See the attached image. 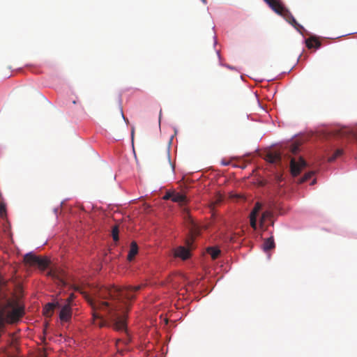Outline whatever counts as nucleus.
Masks as SVG:
<instances>
[{
  "label": "nucleus",
  "mask_w": 357,
  "mask_h": 357,
  "mask_svg": "<svg viewBox=\"0 0 357 357\" xmlns=\"http://www.w3.org/2000/svg\"><path fill=\"white\" fill-rule=\"evenodd\" d=\"M142 285L128 286L123 288L116 287H97L88 293L79 286H75L76 291L83 294L93 310L94 319H99L96 324L100 327L109 322L117 331H126V318L129 310L128 301L135 297V292Z\"/></svg>",
  "instance_id": "obj_1"
},
{
  "label": "nucleus",
  "mask_w": 357,
  "mask_h": 357,
  "mask_svg": "<svg viewBox=\"0 0 357 357\" xmlns=\"http://www.w3.org/2000/svg\"><path fill=\"white\" fill-rule=\"evenodd\" d=\"M15 286L0 276V331L5 323H16L24 315V307L13 292Z\"/></svg>",
  "instance_id": "obj_2"
},
{
  "label": "nucleus",
  "mask_w": 357,
  "mask_h": 357,
  "mask_svg": "<svg viewBox=\"0 0 357 357\" xmlns=\"http://www.w3.org/2000/svg\"><path fill=\"white\" fill-rule=\"evenodd\" d=\"M269 7L277 14L281 15L291 24L296 30L301 32L303 27L299 24L290 11L284 7L280 0H264Z\"/></svg>",
  "instance_id": "obj_3"
},
{
  "label": "nucleus",
  "mask_w": 357,
  "mask_h": 357,
  "mask_svg": "<svg viewBox=\"0 0 357 357\" xmlns=\"http://www.w3.org/2000/svg\"><path fill=\"white\" fill-rule=\"evenodd\" d=\"M190 224L191 228L190 229V230L191 236L185 241L188 248L183 246H179L177 248H176L174 252V255L175 257H179L183 260L187 259L188 258L190 257V249L192 246L194 238L199 234V230L196 224L194 223L192 220H190Z\"/></svg>",
  "instance_id": "obj_4"
},
{
  "label": "nucleus",
  "mask_w": 357,
  "mask_h": 357,
  "mask_svg": "<svg viewBox=\"0 0 357 357\" xmlns=\"http://www.w3.org/2000/svg\"><path fill=\"white\" fill-rule=\"evenodd\" d=\"M24 261L26 264L31 266H37L42 270L45 269L49 264V260L47 259L40 257L32 254L31 252L24 255Z\"/></svg>",
  "instance_id": "obj_5"
},
{
  "label": "nucleus",
  "mask_w": 357,
  "mask_h": 357,
  "mask_svg": "<svg viewBox=\"0 0 357 357\" xmlns=\"http://www.w3.org/2000/svg\"><path fill=\"white\" fill-rule=\"evenodd\" d=\"M305 161L302 158H300L298 162H296L294 158H291L290 169L291 174L294 176H298L301 172V168L305 167Z\"/></svg>",
  "instance_id": "obj_6"
},
{
  "label": "nucleus",
  "mask_w": 357,
  "mask_h": 357,
  "mask_svg": "<svg viewBox=\"0 0 357 357\" xmlns=\"http://www.w3.org/2000/svg\"><path fill=\"white\" fill-rule=\"evenodd\" d=\"M72 317V310L70 304L64 305L59 313V318L61 321L68 322Z\"/></svg>",
  "instance_id": "obj_7"
},
{
  "label": "nucleus",
  "mask_w": 357,
  "mask_h": 357,
  "mask_svg": "<svg viewBox=\"0 0 357 357\" xmlns=\"http://www.w3.org/2000/svg\"><path fill=\"white\" fill-rule=\"evenodd\" d=\"M265 159L270 163H278L281 162L282 156L279 152L271 151L266 155Z\"/></svg>",
  "instance_id": "obj_8"
},
{
  "label": "nucleus",
  "mask_w": 357,
  "mask_h": 357,
  "mask_svg": "<svg viewBox=\"0 0 357 357\" xmlns=\"http://www.w3.org/2000/svg\"><path fill=\"white\" fill-rule=\"evenodd\" d=\"M172 201L178 203L181 205H184L188 202V199L185 195L173 190Z\"/></svg>",
  "instance_id": "obj_9"
},
{
  "label": "nucleus",
  "mask_w": 357,
  "mask_h": 357,
  "mask_svg": "<svg viewBox=\"0 0 357 357\" xmlns=\"http://www.w3.org/2000/svg\"><path fill=\"white\" fill-rule=\"evenodd\" d=\"M138 253V246L136 242L132 241L130 244V250L127 257L129 261H132L135 255Z\"/></svg>",
  "instance_id": "obj_10"
},
{
  "label": "nucleus",
  "mask_w": 357,
  "mask_h": 357,
  "mask_svg": "<svg viewBox=\"0 0 357 357\" xmlns=\"http://www.w3.org/2000/svg\"><path fill=\"white\" fill-rule=\"evenodd\" d=\"M305 43H306V46L309 49H312L313 47H315L317 49V48L320 47V46L321 45V42L317 38H316L314 37H310V38H307L305 40Z\"/></svg>",
  "instance_id": "obj_11"
},
{
  "label": "nucleus",
  "mask_w": 357,
  "mask_h": 357,
  "mask_svg": "<svg viewBox=\"0 0 357 357\" xmlns=\"http://www.w3.org/2000/svg\"><path fill=\"white\" fill-rule=\"evenodd\" d=\"M56 305V304L52 303H48L46 304L43 309V314L47 317H50L53 314Z\"/></svg>",
  "instance_id": "obj_12"
},
{
  "label": "nucleus",
  "mask_w": 357,
  "mask_h": 357,
  "mask_svg": "<svg viewBox=\"0 0 357 357\" xmlns=\"http://www.w3.org/2000/svg\"><path fill=\"white\" fill-rule=\"evenodd\" d=\"M275 248V242L273 237H270L266 239L263 243V249L265 252H267Z\"/></svg>",
  "instance_id": "obj_13"
},
{
  "label": "nucleus",
  "mask_w": 357,
  "mask_h": 357,
  "mask_svg": "<svg viewBox=\"0 0 357 357\" xmlns=\"http://www.w3.org/2000/svg\"><path fill=\"white\" fill-rule=\"evenodd\" d=\"M208 254L211 256L212 259H215L218 257L220 251L219 249L214 248H209L208 249Z\"/></svg>",
  "instance_id": "obj_14"
},
{
  "label": "nucleus",
  "mask_w": 357,
  "mask_h": 357,
  "mask_svg": "<svg viewBox=\"0 0 357 357\" xmlns=\"http://www.w3.org/2000/svg\"><path fill=\"white\" fill-rule=\"evenodd\" d=\"M271 213L269 211H265L262 213L261 220H260V224L264 225L267 220H269L271 218Z\"/></svg>",
  "instance_id": "obj_15"
},
{
  "label": "nucleus",
  "mask_w": 357,
  "mask_h": 357,
  "mask_svg": "<svg viewBox=\"0 0 357 357\" xmlns=\"http://www.w3.org/2000/svg\"><path fill=\"white\" fill-rule=\"evenodd\" d=\"M300 144L297 142H293L289 146V151L293 154H296L299 151Z\"/></svg>",
  "instance_id": "obj_16"
},
{
  "label": "nucleus",
  "mask_w": 357,
  "mask_h": 357,
  "mask_svg": "<svg viewBox=\"0 0 357 357\" xmlns=\"http://www.w3.org/2000/svg\"><path fill=\"white\" fill-rule=\"evenodd\" d=\"M261 204L259 202H257L250 213V215L257 216L259 211L261 209Z\"/></svg>",
  "instance_id": "obj_17"
},
{
  "label": "nucleus",
  "mask_w": 357,
  "mask_h": 357,
  "mask_svg": "<svg viewBox=\"0 0 357 357\" xmlns=\"http://www.w3.org/2000/svg\"><path fill=\"white\" fill-rule=\"evenodd\" d=\"M343 153V151L342 149H337L333 155L332 156H331L329 158H328V161L329 162H333L334 161L336 158H337L338 157H340V155H342Z\"/></svg>",
  "instance_id": "obj_18"
},
{
  "label": "nucleus",
  "mask_w": 357,
  "mask_h": 357,
  "mask_svg": "<svg viewBox=\"0 0 357 357\" xmlns=\"http://www.w3.org/2000/svg\"><path fill=\"white\" fill-rule=\"evenodd\" d=\"M112 236L114 241H119V227L117 225L112 227Z\"/></svg>",
  "instance_id": "obj_19"
},
{
  "label": "nucleus",
  "mask_w": 357,
  "mask_h": 357,
  "mask_svg": "<svg viewBox=\"0 0 357 357\" xmlns=\"http://www.w3.org/2000/svg\"><path fill=\"white\" fill-rule=\"evenodd\" d=\"M3 232H4L5 236L8 238V241L6 242V243H8L10 242L13 243V237H12V233L10 231L9 229L6 227L3 230Z\"/></svg>",
  "instance_id": "obj_20"
},
{
  "label": "nucleus",
  "mask_w": 357,
  "mask_h": 357,
  "mask_svg": "<svg viewBox=\"0 0 357 357\" xmlns=\"http://www.w3.org/2000/svg\"><path fill=\"white\" fill-rule=\"evenodd\" d=\"M0 217L5 218L6 217V204L3 202L0 203Z\"/></svg>",
  "instance_id": "obj_21"
},
{
  "label": "nucleus",
  "mask_w": 357,
  "mask_h": 357,
  "mask_svg": "<svg viewBox=\"0 0 357 357\" xmlns=\"http://www.w3.org/2000/svg\"><path fill=\"white\" fill-rule=\"evenodd\" d=\"M314 175V172H309L306 173L301 179L300 183H304L309 180Z\"/></svg>",
  "instance_id": "obj_22"
},
{
  "label": "nucleus",
  "mask_w": 357,
  "mask_h": 357,
  "mask_svg": "<svg viewBox=\"0 0 357 357\" xmlns=\"http://www.w3.org/2000/svg\"><path fill=\"white\" fill-rule=\"evenodd\" d=\"M250 225L254 229H257V216L250 215Z\"/></svg>",
  "instance_id": "obj_23"
},
{
  "label": "nucleus",
  "mask_w": 357,
  "mask_h": 357,
  "mask_svg": "<svg viewBox=\"0 0 357 357\" xmlns=\"http://www.w3.org/2000/svg\"><path fill=\"white\" fill-rule=\"evenodd\" d=\"M172 194H173V191H167L166 192V194L164 195L163 199H165V200L171 199L172 200Z\"/></svg>",
  "instance_id": "obj_24"
},
{
  "label": "nucleus",
  "mask_w": 357,
  "mask_h": 357,
  "mask_svg": "<svg viewBox=\"0 0 357 357\" xmlns=\"http://www.w3.org/2000/svg\"><path fill=\"white\" fill-rule=\"evenodd\" d=\"M75 298V296L73 294H71L69 297L67 298V301H68V303L67 304H70V305H71V303L73 302V299Z\"/></svg>",
  "instance_id": "obj_25"
},
{
  "label": "nucleus",
  "mask_w": 357,
  "mask_h": 357,
  "mask_svg": "<svg viewBox=\"0 0 357 357\" xmlns=\"http://www.w3.org/2000/svg\"><path fill=\"white\" fill-rule=\"evenodd\" d=\"M161 115H162V109H160V112H159V124L160 123Z\"/></svg>",
  "instance_id": "obj_26"
},
{
  "label": "nucleus",
  "mask_w": 357,
  "mask_h": 357,
  "mask_svg": "<svg viewBox=\"0 0 357 357\" xmlns=\"http://www.w3.org/2000/svg\"><path fill=\"white\" fill-rule=\"evenodd\" d=\"M221 200H222V198H221V197L220 196V197L218 198V199H217V201H216L215 204H218V203L220 202H221Z\"/></svg>",
  "instance_id": "obj_27"
},
{
  "label": "nucleus",
  "mask_w": 357,
  "mask_h": 357,
  "mask_svg": "<svg viewBox=\"0 0 357 357\" xmlns=\"http://www.w3.org/2000/svg\"><path fill=\"white\" fill-rule=\"evenodd\" d=\"M134 132H135V130L134 128L132 129V131H131V135H132V138L133 139V137H134Z\"/></svg>",
  "instance_id": "obj_28"
},
{
  "label": "nucleus",
  "mask_w": 357,
  "mask_h": 357,
  "mask_svg": "<svg viewBox=\"0 0 357 357\" xmlns=\"http://www.w3.org/2000/svg\"><path fill=\"white\" fill-rule=\"evenodd\" d=\"M183 211H184V213H185L186 215H188V210H187L186 208H184V209H183Z\"/></svg>",
  "instance_id": "obj_29"
},
{
  "label": "nucleus",
  "mask_w": 357,
  "mask_h": 357,
  "mask_svg": "<svg viewBox=\"0 0 357 357\" xmlns=\"http://www.w3.org/2000/svg\"><path fill=\"white\" fill-rule=\"evenodd\" d=\"M222 164H223L224 165H227L229 163H228V162H223Z\"/></svg>",
  "instance_id": "obj_30"
},
{
  "label": "nucleus",
  "mask_w": 357,
  "mask_h": 357,
  "mask_svg": "<svg viewBox=\"0 0 357 357\" xmlns=\"http://www.w3.org/2000/svg\"><path fill=\"white\" fill-rule=\"evenodd\" d=\"M356 137H357V132H356Z\"/></svg>",
  "instance_id": "obj_31"
}]
</instances>
